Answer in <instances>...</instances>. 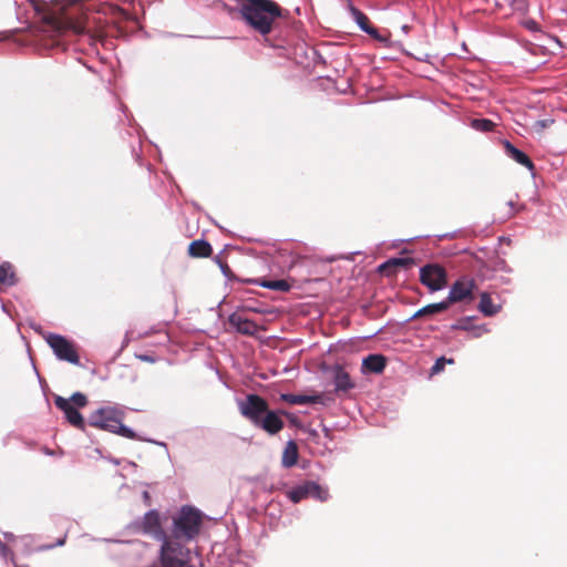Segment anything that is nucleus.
I'll use <instances>...</instances> for the list:
<instances>
[{
  "mask_svg": "<svg viewBox=\"0 0 567 567\" xmlns=\"http://www.w3.org/2000/svg\"><path fill=\"white\" fill-rule=\"evenodd\" d=\"M10 554L9 547L0 539V557L7 559Z\"/></svg>",
  "mask_w": 567,
  "mask_h": 567,
  "instance_id": "58836bf2",
  "label": "nucleus"
},
{
  "mask_svg": "<svg viewBox=\"0 0 567 567\" xmlns=\"http://www.w3.org/2000/svg\"><path fill=\"white\" fill-rule=\"evenodd\" d=\"M446 310H447V308L443 300H441L439 302L429 303V305L420 308L419 310H416L411 317L405 319L402 322V324H408L416 319L427 317V316H434V315L441 313Z\"/></svg>",
  "mask_w": 567,
  "mask_h": 567,
  "instance_id": "aec40b11",
  "label": "nucleus"
},
{
  "mask_svg": "<svg viewBox=\"0 0 567 567\" xmlns=\"http://www.w3.org/2000/svg\"><path fill=\"white\" fill-rule=\"evenodd\" d=\"M279 399L289 404H321L324 406L333 402V398L323 392H316L313 394L281 393Z\"/></svg>",
  "mask_w": 567,
  "mask_h": 567,
  "instance_id": "f8f14e48",
  "label": "nucleus"
},
{
  "mask_svg": "<svg viewBox=\"0 0 567 567\" xmlns=\"http://www.w3.org/2000/svg\"><path fill=\"white\" fill-rule=\"evenodd\" d=\"M287 497L295 504L306 498H313L324 503L330 498V493L327 486H322L315 481H303L292 486L287 492Z\"/></svg>",
  "mask_w": 567,
  "mask_h": 567,
  "instance_id": "6e6552de",
  "label": "nucleus"
},
{
  "mask_svg": "<svg viewBox=\"0 0 567 567\" xmlns=\"http://www.w3.org/2000/svg\"><path fill=\"white\" fill-rule=\"evenodd\" d=\"M238 12L247 27L262 37L269 35L277 19L282 17V8L274 0H235Z\"/></svg>",
  "mask_w": 567,
  "mask_h": 567,
  "instance_id": "f257e3e1",
  "label": "nucleus"
},
{
  "mask_svg": "<svg viewBox=\"0 0 567 567\" xmlns=\"http://www.w3.org/2000/svg\"><path fill=\"white\" fill-rule=\"evenodd\" d=\"M127 464H128L130 466H133V467H136V466H137V465H136V463H135V462H133V461H128V462H127Z\"/></svg>",
  "mask_w": 567,
  "mask_h": 567,
  "instance_id": "052dcab7",
  "label": "nucleus"
},
{
  "mask_svg": "<svg viewBox=\"0 0 567 567\" xmlns=\"http://www.w3.org/2000/svg\"><path fill=\"white\" fill-rule=\"evenodd\" d=\"M157 567H183L192 560L193 551L183 540L169 537L161 539Z\"/></svg>",
  "mask_w": 567,
  "mask_h": 567,
  "instance_id": "39448f33",
  "label": "nucleus"
},
{
  "mask_svg": "<svg viewBox=\"0 0 567 567\" xmlns=\"http://www.w3.org/2000/svg\"><path fill=\"white\" fill-rule=\"evenodd\" d=\"M523 27L530 32L540 31V27H539L538 22L532 18L524 20Z\"/></svg>",
  "mask_w": 567,
  "mask_h": 567,
  "instance_id": "c9c22d12",
  "label": "nucleus"
},
{
  "mask_svg": "<svg viewBox=\"0 0 567 567\" xmlns=\"http://www.w3.org/2000/svg\"><path fill=\"white\" fill-rule=\"evenodd\" d=\"M240 414L249 420L254 425L269 410L268 401L257 393H249L245 399L237 400Z\"/></svg>",
  "mask_w": 567,
  "mask_h": 567,
  "instance_id": "9d476101",
  "label": "nucleus"
},
{
  "mask_svg": "<svg viewBox=\"0 0 567 567\" xmlns=\"http://www.w3.org/2000/svg\"><path fill=\"white\" fill-rule=\"evenodd\" d=\"M511 4L514 9H523V0H511Z\"/></svg>",
  "mask_w": 567,
  "mask_h": 567,
  "instance_id": "c03bdc74",
  "label": "nucleus"
},
{
  "mask_svg": "<svg viewBox=\"0 0 567 567\" xmlns=\"http://www.w3.org/2000/svg\"><path fill=\"white\" fill-rule=\"evenodd\" d=\"M454 358L439 357L430 369V375H435L444 371L446 364H454Z\"/></svg>",
  "mask_w": 567,
  "mask_h": 567,
  "instance_id": "c756f323",
  "label": "nucleus"
},
{
  "mask_svg": "<svg viewBox=\"0 0 567 567\" xmlns=\"http://www.w3.org/2000/svg\"><path fill=\"white\" fill-rule=\"evenodd\" d=\"M142 499H143L144 505H146V506L152 505V497H151V494L148 491L142 492Z\"/></svg>",
  "mask_w": 567,
  "mask_h": 567,
  "instance_id": "a19ab883",
  "label": "nucleus"
},
{
  "mask_svg": "<svg viewBox=\"0 0 567 567\" xmlns=\"http://www.w3.org/2000/svg\"><path fill=\"white\" fill-rule=\"evenodd\" d=\"M66 536L58 538L54 544L41 545L38 550H50L58 546H63L65 544Z\"/></svg>",
  "mask_w": 567,
  "mask_h": 567,
  "instance_id": "4c0bfd02",
  "label": "nucleus"
},
{
  "mask_svg": "<svg viewBox=\"0 0 567 567\" xmlns=\"http://www.w3.org/2000/svg\"><path fill=\"white\" fill-rule=\"evenodd\" d=\"M111 462L114 463L115 465L120 464V461L117 458H112Z\"/></svg>",
  "mask_w": 567,
  "mask_h": 567,
  "instance_id": "e2e57ef3",
  "label": "nucleus"
},
{
  "mask_svg": "<svg viewBox=\"0 0 567 567\" xmlns=\"http://www.w3.org/2000/svg\"><path fill=\"white\" fill-rule=\"evenodd\" d=\"M411 30V27L409 24H403L401 27V31L404 33V34H408Z\"/></svg>",
  "mask_w": 567,
  "mask_h": 567,
  "instance_id": "603ef678",
  "label": "nucleus"
},
{
  "mask_svg": "<svg viewBox=\"0 0 567 567\" xmlns=\"http://www.w3.org/2000/svg\"><path fill=\"white\" fill-rule=\"evenodd\" d=\"M136 358L140 359L141 361L147 362V363L156 362V358L154 355L147 354V353H145V354H137Z\"/></svg>",
  "mask_w": 567,
  "mask_h": 567,
  "instance_id": "ea45409f",
  "label": "nucleus"
},
{
  "mask_svg": "<svg viewBox=\"0 0 567 567\" xmlns=\"http://www.w3.org/2000/svg\"><path fill=\"white\" fill-rule=\"evenodd\" d=\"M536 125L544 128V127H547L548 125V121L547 120H539L536 122Z\"/></svg>",
  "mask_w": 567,
  "mask_h": 567,
  "instance_id": "09e8293b",
  "label": "nucleus"
},
{
  "mask_svg": "<svg viewBox=\"0 0 567 567\" xmlns=\"http://www.w3.org/2000/svg\"><path fill=\"white\" fill-rule=\"evenodd\" d=\"M363 32L371 37L377 42L381 43L383 47L386 42L388 37L391 35V32L388 29H384L383 32H381L378 28H375L372 24L367 27L365 31Z\"/></svg>",
  "mask_w": 567,
  "mask_h": 567,
  "instance_id": "cd10ccee",
  "label": "nucleus"
},
{
  "mask_svg": "<svg viewBox=\"0 0 567 567\" xmlns=\"http://www.w3.org/2000/svg\"><path fill=\"white\" fill-rule=\"evenodd\" d=\"M420 282L430 293L441 291L447 287V270L437 262H427L420 268Z\"/></svg>",
  "mask_w": 567,
  "mask_h": 567,
  "instance_id": "0eeeda50",
  "label": "nucleus"
},
{
  "mask_svg": "<svg viewBox=\"0 0 567 567\" xmlns=\"http://www.w3.org/2000/svg\"><path fill=\"white\" fill-rule=\"evenodd\" d=\"M18 282L12 265L8 261L0 264V289L16 286Z\"/></svg>",
  "mask_w": 567,
  "mask_h": 567,
  "instance_id": "b1692460",
  "label": "nucleus"
},
{
  "mask_svg": "<svg viewBox=\"0 0 567 567\" xmlns=\"http://www.w3.org/2000/svg\"><path fill=\"white\" fill-rule=\"evenodd\" d=\"M188 255L194 258H207L213 254V246L204 238L195 239L188 245Z\"/></svg>",
  "mask_w": 567,
  "mask_h": 567,
  "instance_id": "4be33fe9",
  "label": "nucleus"
},
{
  "mask_svg": "<svg viewBox=\"0 0 567 567\" xmlns=\"http://www.w3.org/2000/svg\"><path fill=\"white\" fill-rule=\"evenodd\" d=\"M2 311L7 312L6 306L2 303L1 306Z\"/></svg>",
  "mask_w": 567,
  "mask_h": 567,
  "instance_id": "774afa93",
  "label": "nucleus"
},
{
  "mask_svg": "<svg viewBox=\"0 0 567 567\" xmlns=\"http://www.w3.org/2000/svg\"><path fill=\"white\" fill-rule=\"evenodd\" d=\"M225 249L220 250L219 254H217L213 260L214 262L219 267L223 276L226 278V280L228 281H237V282H240V284H245V279L246 278H240L238 276H236L233 270L230 269V267L227 265V262L223 261L221 260V255L224 254Z\"/></svg>",
  "mask_w": 567,
  "mask_h": 567,
  "instance_id": "bb28decb",
  "label": "nucleus"
},
{
  "mask_svg": "<svg viewBox=\"0 0 567 567\" xmlns=\"http://www.w3.org/2000/svg\"><path fill=\"white\" fill-rule=\"evenodd\" d=\"M43 338L52 349L58 360L65 361L79 367L82 365L75 344L72 340L55 332H48L47 334H43Z\"/></svg>",
  "mask_w": 567,
  "mask_h": 567,
  "instance_id": "423d86ee",
  "label": "nucleus"
},
{
  "mask_svg": "<svg viewBox=\"0 0 567 567\" xmlns=\"http://www.w3.org/2000/svg\"><path fill=\"white\" fill-rule=\"evenodd\" d=\"M53 402L55 408L63 413L66 423L81 431L92 444L97 443L87 429V426H92L89 419L85 420L81 413V410L89 404L86 394L80 391L72 393L70 398L53 394Z\"/></svg>",
  "mask_w": 567,
  "mask_h": 567,
  "instance_id": "7ed1b4c3",
  "label": "nucleus"
},
{
  "mask_svg": "<svg viewBox=\"0 0 567 567\" xmlns=\"http://www.w3.org/2000/svg\"><path fill=\"white\" fill-rule=\"evenodd\" d=\"M333 383L336 392H348L354 388L350 374L340 364L334 365Z\"/></svg>",
  "mask_w": 567,
  "mask_h": 567,
  "instance_id": "412c9836",
  "label": "nucleus"
},
{
  "mask_svg": "<svg viewBox=\"0 0 567 567\" xmlns=\"http://www.w3.org/2000/svg\"><path fill=\"white\" fill-rule=\"evenodd\" d=\"M31 328H32L35 332L42 333V328H41V326L31 324Z\"/></svg>",
  "mask_w": 567,
  "mask_h": 567,
  "instance_id": "864d4df0",
  "label": "nucleus"
},
{
  "mask_svg": "<svg viewBox=\"0 0 567 567\" xmlns=\"http://www.w3.org/2000/svg\"><path fill=\"white\" fill-rule=\"evenodd\" d=\"M133 153L135 154L136 161H141V154L137 153L134 148H133Z\"/></svg>",
  "mask_w": 567,
  "mask_h": 567,
  "instance_id": "bf43d9fd",
  "label": "nucleus"
},
{
  "mask_svg": "<svg viewBox=\"0 0 567 567\" xmlns=\"http://www.w3.org/2000/svg\"><path fill=\"white\" fill-rule=\"evenodd\" d=\"M194 557L192 556V560H189V563L185 564L183 567H196V565L194 564Z\"/></svg>",
  "mask_w": 567,
  "mask_h": 567,
  "instance_id": "6e6d98bb",
  "label": "nucleus"
},
{
  "mask_svg": "<svg viewBox=\"0 0 567 567\" xmlns=\"http://www.w3.org/2000/svg\"><path fill=\"white\" fill-rule=\"evenodd\" d=\"M203 525V513L193 505H183L173 516L169 537L183 540H194Z\"/></svg>",
  "mask_w": 567,
  "mask_h": 567,
  "instance_id": "20e7f679",
  "label": "nucleus"
},
{
  "mask_svg": "<svg viewBox=\"0 0 567 567\" xmlns=\"http://www.w3.org/2000/svg\"><path fill=\"white\" fill-rule=\"evenodd\" d=\"M13 534L12 533H4V538L8 539V540H11L13 539Z\"/></svg>",
  "mask_w": 567,
  "mask_h": 567,
  "instance_id": "13d9d810",
  "label": "nucleus"
},
{
  "mask_svg": "<svg viewBox=\"0 0 567 567\" xmlns=\"http://www.w3.org/2000/svg\"><path fill=\"white\" fill-rule=\"evenodd\" d=\"M14 4L17 6L18 10L21 9V4L18 1H14Z\"/></svg>",
  "mask_w": 567,
  "mask_h": 567,
  "instance_id": "69168bd1",
  "label": "nucleus"
},
{
  "mask_svg": "<svg viewBox=\"0 0 567 567\" xmlns=\"http://www.w3.org/2000/svg\"><path fill=\"white\" fill-rule=\"evenodd\" d=\"M132 526L145 535H151L158 542L165 539L168 535L162 527L161 514L156 508L147 511L142 518L134 520Z\"/></svg>",
  "mask_w": 567,
  "mask_h": 567,
  "instance_id": "9b49d317",
  "label": "nucleus"
},
{
  "mask_svg": "<svg viewBox=\"0 0 567 567\" xmlns=\"http://www.w3.org/2000/svg\"><path fill=\"white\" fill-rule=\"evenodd\" d=\"M255 426L269 435L278 434L285 426V422L281 419V409H269Z\"/></svg>",
  "mask_w": 567,
  "mask_h": 567,
  "instance_id": "4468645a",
  "label": "nucleus"
},
{
  "mask_svg": "<svg viewBox=\"0 0 567 567\" xmlns=\"http://www.w3.org/2000/svg\"><path fill=\"white\" fill-rule=\"evenodd\" d=\"M491 270L494 271V272H497V271H502V272H505V274H512L513 272V268L506 262L505 259L499 258V257L496 258L493 261Z\"/></svg>",
  "mask_w": 567,
  "mask_h": 567,
  "instance_id": "2f4dec72",
  "label": "nucleus"
},
{
  "mask_svg": "<svg viewBox=\"0 0 567 567\" xmlns=\"http://www.w3.org/2000/svg\"><path fill=\"white\" fill-rule=\"evenodd\" d=\"M477 309L484 317L491 318L502 310V306L495 305L488 292H482Z\"/></svg>",
  "mask_w": 567,
  "mask_h": 567,
  "instance_id": "5701e85b",
  "label": "nucleus"
},
{
  "mask_svg": "<svg viewBox=\"0 0 567 567\" xmlns=\"http://www.w3.org/2000/svg\"><path fill=\"white\" fill-rule=\"evenodd\" d=\"M378 272L391 277L395 275V268L392 266L390 258L380 264L377 268Z\"/></svg>",
  "mask_w": 567,
  "mask_h": 567,
  "instance_id": "473e14b6",
  "label": "nucleus"
},
{
  "mask_svg": "<svg viewBox=\"0 0 567 567\" xmlns=\"http://www.w3.org/2000/svg\"><path fill=\"white\" fill-rule=\"evenodd\" d=\"M125 412L118 405H103L94 410L89 415V423L99 430L110 432L130 440L148 442L167 450V444L154 439L144 437L135 432L134 429L123 423Z\"/></svg>",
  "mask_w": 567,
  "mask_h": 567,
  "instance_id": "f03ea898",
  "label": "nucleus"
},
{
  "mask_svg": "<svg viewBox=\"0 0 567 567\" xmlns=\"http://www.w3.org/2000/svg\"><path fill=\"white\" fill-rule=\"evenodd\" d=\"M245 284L259 286L269 290L288 292L291 289V285L285 279H266V278H246Z\"/></svg>",
  "mask_w": 567,
  "mask_h": 567,
  "instance_id": "6ab92c4d",
  "label": "nucleus"
},
{
  "mask_svg": "<svg viewBox=\"0 0 567 567\" xmlns=\"http://www.w3.org/2000/svg\"><path fill=\"white\" fill-rule=\"evenodd\" d=\"M381 331H382V328H381V329H378V331H375L374 333H372V334H371V336H369L368 338H372V337H374L375 334H378V333H379V332H381Z\"/></svg>",
  "mask_w": 567,
  "mask_h": 567,
  "instance_id": "680f3d73",
  "label": "nucleus"
},
{
  "mask_svg": "<svg viewBox=\"0 0 567 567\" xmlns=\"http://www.w3.org/2000/svg\"><path fill=\"white\" fill-rule=\"evenodd\" d=\"M455 236H456V231L436 235L437 239H445V238L453 239V238H455Z\"/></svg>",
  "mask_w": 567,
  "mask_h": 567,
  "instance_id": "37998d69",
  "label": "nucleus"
},
{
  "mask_svg": "<svg viewBox=\"0 0 567 567\" xmlns=\"http://www.w3.org/2000/svg\"><path fill=\"white\" fill-rule=\"evenodd\" d=\"M308 433H309V435H310L312 439H316V437H318V436H319L318 431H317V430H315V429H310V430L308 431Z\"/></svg>",
  "mask_w": 567,
  "mask_h": 567,
  "instance_id": "3c124183",
  "label": "nucleus"
},
{
  "mask_svg": "<svg viewBox=\"0 0 567 567\" xmlns=\"http://www.w3.org/2000/svg\"><path fill=\"white\" fill-rule=\"evenodd\" d=\"M413 58L416 60V61H421V62H429V59H430V55L429 54H424V55H421V56H414Z\"/></svg>",
  "mask_w": 567,
  "mask_h": 567,
  "instance_id": "49530a36",
  "label": "nucleus"
},
{
  "mask_svg": "<svg viewBox=\"0 0 567 567\" xmlns=\"http://www.w3.org/2000/svg\"><path fill=\"white\" fill-rule=\"evenodd\" d=\"M315 55H316V62H322V63H326V60L323 59V56L318 52V51H315Z\"/></svg>",
  "mask_w": 567,
  "mask_h": 567,
  "instance_id": "8fccbe9b",
  "label": "nucleus"
},
{
  "mask_svg": "<svg viewBox=\"0 0 567 567\" xmlns=\"http://www.w3.org/2000/svg\"><path fill=\"white\" fill-rule=\"evenodd\" d=\"M477 288L473 278L466 276L455 280L449 290L446 298L443 299L446 308L457 302H472L475 299L474 290Z\"/></svg>",
  "mask_w": 567,
  "mask_h": 567,
  "instance_id": "1a4fd4ad",
  "label": "nucleus"
},
{
  "mask_svg": "<svg viewBox=\"0 0 567 567\" xmlns=\"http://www.w3.org/2000/svg\"><path fill=\"white\" fill-rule=\"evenodd\" d=\"M121 109H122V112H123L124 114H126V112L128 111V110H127V107H126L124 104H122V105H121ZM125 116H126V118L128 120V122L131 123V120L128 118V116H127V115H125Z\"/></svg>",
  "mask_w": 567,
  "mask_h": 567,
  "instance_id": "4d7b16f0",
  "label": "nucleus"
},
{
  "mask_svg": "<svg viewBox=\"0 0 567 567\" xmlns=\"http://www.w3.org/2000/svg\"><path fill=\"white\" fill-rule=\"evenodd\" d=\"M282 416H286L292 426L298 427V429L302 427V423H301L300 419L295 413L281 409V417Z\"/></svg>",
  "mask_w": 567,
  "mask_h": 567,
  "instance_id": "f704fd0d",
  "label": "nucleus"
},
{
  "mask_svg": "<svg viewBox=\"0 0 567 567\" xmlns=\"http://www.w3.org/2000/svg\"><path fill=\"white\" fill-rule=\"evenodd\" d=\"M430 235L416 236L415 238H429Z\"/></svg>",
  "mask_w": 567,
  "mask_h": 567,
  "instance_id": "338daca9",
  "label": "nucleus"
},
{
  "mask_svg": "<svg viewBox=\"0 0 567 567\" xmlns=\"http://www.w3.org/2000/svg\"><path fill=\"white\" fill-rule=\"evenodd\" d=\"M390 260H391L392 266L395 269L396 268L409 269L415 264V260L412 257H392V258H390Z\"/></svg>",
  "mask_w": 567,
  "mask_h": 567,
  "instance_id": "7c9ffc66",
  "label": "nucleus"
},
{
  "mask_svg": "<svg viewBox=\"0 0 567 567\" xmlns=\"http://www.w3.org/2000/svg\"><path fill=\"white\" fill-rule=\"evenodd\" d=\"M471 127L483 133H488L494 130L495 123L489 118L478 117L471 121Z\"/></svg>",
  "mask_w": 567,
  "mask_h": 567,
  "instance_id": "c85d7f7f",
  "label": "nucleus"
},
{
  "mask_svg": "<svg viewBox=\"0 0 567 567\" xmlns=\"http://www.w3.org/2000/svg\"><path fill=\"white\" fill-rule=\"evenodd\" d=\"M502 144L506 156L515 161L517 164L525 166L532 175L535 176V164L524 151L506 138L502 140Z\"/></svg>",
  "mask_w": 567,
  "mask_h": 567,
  "instance_id": "dca6fc26",
  "label": "nucleus"
},
{
  "mask_svg": "<svg viewBox=\"0 0 567 567\" xmlns=\"http://www.w3.org/2000/svg\"><path fill=\"white\" fill-rule=\"evenodd\" d=\"M227 322L236 333L241 336L254 337L259 330V326L254 320L245 318L236 311L228 316Z\"/></svg>",
  "mask_w": 567,
  "mask_h": 567,
  "instance_id": "2eb2a0df",
  "label": "nucleus"
},
{
  "mask_svg": "<svg viewBox=\"0 0 567 567\" xmlns=\"http://www.w3.org/2000/svg\"><path fill=\"white\" fill-rule=\"evenodd\" d=\"M476 319V316L462 317L457 322L450 326L451 330H461L472 332L473 338H480L483 333H487L489 330L486 324H472L471 322Z\"/></svg>",
  "mask_w": 567,
  "mask_h": 567,
  "instance_id": "f3484780",
  "label": "nucleus"
},
{
  "mask_svg": "<svg viewBox=\"0 0 567 567\" xmlns=\"http://www.w3.org/2000/svg\"><path fill=\"white\" fill-rule=\"evenodd\" d=\"M495 279L501 285H509L512 282V279L505 276L495 277Z\"/></svg>",
  "mask_w": 567,
  "mask_h": 567,
  "instance_id": "79ce46f5",
  "label": "nucleus"
},
{
  "mask_svg": "<svg viewBox=\"0 0 567 567\" xmlns=\"http://www.w3.org/2000/svg\"><path fill=\"white\" fill-rule=\"evenodd\" d=\"M75 32H76L78 34H82V35H84V34H89V30H87L85 27H83V25H78V27L75 28Z\"/></svg>",
  "mask_w": 567,
  "mask_h": 567,
  "instance_id": "a18cd8bd",
  "label": "nucleus"
},
{
  "mask_svg": "<svg viewBox=\"0 0 567 567\" xmlns=\"http://www.w3.org/2000/svg\"><path fill=\"white\" fill-rule=\"evenodd\" d=\"M347 9L351 19L355 22L358 28L363 32L367 27L371 24L369 17L362 12L359 8H357L352 0H347Z\"/></svg>",
  "mask_w": 567,
  "mask_h": 567,
  "instance_id": "393cba45",
  "label": "nucleus"
},
{
  "mask_svg": "<svg viewBox=\"0 0 567 567\" xmlns=\"http://www.w3.org/2000/svg\"><path fill=\"white\" fill-rule=\"evenodd\" d=\"M321 425H322V431H323V433H324V436H326L327 439H331V432H330V429H329V427H327L324 424H321Z\"/></svg>",
  "mask_w": 567,
  "mask_h": 567,
  "instance_id": "de8ad7c7",
  "label": "nucleus"
},
{
  "mask_svg": "<svg viewBox=\"0 0 567 567\" xmlns=\"http://www.w3.org/2000/svg\"><path fill=\"white\" fill-rule=\"evenodd\" d=\"M298 446L293 440H289L282 453L281 464L286 468L295 466L298 462Z\"/></svg>",
  "mask_w": 567,
  "mask_h": 567,
  "instance_id": "a878e982",
  "label": "nucleus"
},
{
  "mask_svg": "<svg viewBox=\"0 0 567 567\" xmlns=\"http://www.w3.org/2000/svg\"><path fill=\"white\" fill-rule=\"evenodd\" d=\"M499 241H501V243L503 241V243H507V244H509L512 240H511V238H509V237L502 236V237H499Z\"/></svg>",
  "mask_w": 567,
  "mask_h": 567,
  "instance_id": "5fc2aeb1",
  "label": "nucleus"
},
{
  "mask_svg": "<svg viewBox=\"0 0 567 567\" xmlns=\"http://www.w3.org/2000/svg\"><path fill=\"white\" fill-rule=\"evenodd\" d=\"M507 205H508L511 208H513L515 204H514V202H513V200H509V202L507 203Z\"/></svg>",
  "mask_w": 567,
  "mask_h": 567,
  "instance_id": "0e129e2a",
  "label": "nucleus"
},
{
  "mask_svg": "<svg viewBox=\"0 0 567 567\" xmlns=\"http://www.w3.org/2000/svg\"><path fill=\"white\" fill-rule=\"evenodd\" d=\"M390 37L391 35L388 37L384 48L395 49L406 56H413V54L410 51L404 49L403 43L401 41H392Z\"/></svg>",
  "mask_w": 567,
  "mask_h": 567,
  "instance_id": "72a5a7b5",
  "label": "nucleus"
},
{
  "mask_svg": "<svg viewBox=\"0 0 567 567\" xmlns=\"http://www.w3.org/2000/svg\"><path fill=\"white\" fill-rule=\"evenodd\" d=\"M386 367V359L383 354L371 353L362 359L361 372L363 374H380Z\"/></svg>",
  "mask_w": 567,
  "mask_h": 567,
  "instance_id": "a211bd4d",
  "label": "nucleus"
},
{
  "mask_svg": "<svg viewBox=\"0 0 567 567\" xmlns=\"http://www.w3.org/2000/svg\"><path fill=\"white\" fill-rule=\"evenodd\" d=\"M248 555L236 546H227L224 554L218 555L216 567H248Z\"/></svg>",
  "mask_w": 567,
  "mask_h": 567,
  "instance_id": "ddd939ff",
  "label": "nucleus"
},
{
  "mask_svg": "<svg viewBox=\"0 0 567 567\" xmlns=\"http://www.w3.org/2000/svg\"><path fill=\"white\" fill-rule=\"evenodd\" d=\"M238 309L255 312V313H260V315L266 313L265 309L257 307L255 305H251L248 301L245 302L244 305H241L240 307H238Z\"/></svg>",
  "mask_w": 567,
  "mask_h": 567,
  "instance_id": "e433bc0d",
  "label": "nucleus"
}]
</instances>
